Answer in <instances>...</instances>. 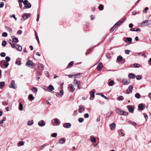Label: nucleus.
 Listing matches in <instances>:
<instances>
[{"label": "nucleus", "mask_w": 151, "mask_h": 151, "mask_svg": "<svg viewBox=\"0 0 151 151\" xmlns=\"http://www.w3.org/2000/svg\"><path fill=\"white\" fill-rule=\"evenodd\" d=\"M65 141V139L64 138H61L59 141V142L61 144H64Z\"/></svg>", "instance_id": "aec40b11"}, {"label": "nucleus", "mask_w": 151, "mask_h": 151, "mask_svg": "<svg viewBox=\"0 0 151 151\" xmlns=\"http://www.w3.org/2000/svg\"><path fill=\"white\" fill-rule=\"evenodd\" d=\"M24 144V142L23 141H19L17 144V145L18 146H22Z\"/></svg>", "instance_id": "5701e85b"}, {"label": "nucleus", "mask_w": 151, "mask_h": 151, "mask_svg": "<svg viewBox=\"0 0 151 151\" xmlns=\"http://www.w3.org/2000/svg\"><path fill=\"white\" fill-rule=\"evenodd\" d=\"M133 65L135 68H138L140 67V65L137 63H134Z\"/></svg>", "instance_id": "8fccbe9b"}, {"label": "nucleus", "mask_w": 151, "mask_h": 151, "mask_svg": "<svg viewBox=\"0 0 151 151\" xmlns=\"http://www.w3.org/2000/svg\"><path fill=\"white\" fill-rule=\"evenodd\" d=\"M135 97L138 99H139L141 97V96L139 93H137L135 95Z\"/></svg>", "instance_id": "c9c22d12"}, {"label": "nucleus", "mask_w": 151, "mask_h": 151, "mask_svg": "<svg viewBox=\"0 0 151 151\" xmlns=\"http://www.w3.org/2000/svg\"><path fill=\"white\" fill-rule=\"evenodd\" d=\"M28 1L27 0H25L23 2V4L25 5H26L28 3Z\"/></svg>", "instance_id": "774afa93"}, {"label": "nucleus", "mask_w": 151, "mask_h": 151, "mask_svg": "<svg viewBox=\"0 0 151 151\" xmlns=\"http://www.w3.org/2000/svg\"><path fill=\"white\" fill-rule=\"evenodd\" d=\"M146 23L147 25H150L151 24V22L149 20H146L144 22V23Z\"/></svg>", "instance_id": "473e14b6"}, {"label": "nucleus", "mask_w": 151, "mask_h": 151, "mask_svg": "<svg viewBox=\"0 0 151 151\" xmlns=\"http://www.w3.org/2000/svg\"><path fill=\"white\" fill-rule=\"evenodd\" d=\"M136 78L137 80H140L141 78V76L140 75H137L136 76Z\"/></svg>", "instance_id": "09e8293b"}, {"label": "nucleus", "mask_w": 151, "mask_h": 151, "mask_svg": "<svg viewBox=\"0 0 151 151\" xmlns=\"http://www.w3.org/2000/svg\"><path fill=\"white\" fill-rule=\"evenodd\" d=\"M46 144H43V145H42L41 146H40V148L41 149H42V148H44L46 146Z\"/></svg>", "instance_id": "0e129e2a"}, {"label": "nucleus", "mask_w": 151, "mask_h": 151, "mask_svg": "<svg viewBox=\"0 0 151 151\" xmlns=\"http://www.w3.org/2000/svg\"><path fill=\"white\" fill-rule=\"evenodd\" d=\"M8 42L10 44L11 46V47L13 48H15V44H13V42L11 40H9L8 41Z\"/></svg>", "instance_id": "2eb2a0df"}, {"label": "nucleus", "mask_w": 151, "mask_h": 151, "mask_svg": "<svg viewBox=\"0 0 151 151\" xmlns=\"http://www.w3.org/2000/svg\"><path fill=\"white\" fill-rule=\"evenodd\" d=\"M0 55L2 57H4L6 56V54L4 52H1L0 54Z\"/></svg>", "instance_id": "bf43d9fd"}, {"label": "nucleus", "mask_w": 151, "mask_h": 151, "mask_svg": "<svg viewBox=\"0 0 151 151\" xmlns=\"http://www.w3.org/2000/svg\"><path fill=\"white\" fill-rule=\"evenodd\" d=\"M32 91L34 93H37L38 91L37 88L36 87H33L32 88Z\"/></svg>", "instance_id": "a878e982"}, {"label": "nucleus", "mask_w": 151, "mask_h": 151, "mask_svg": "<svg viewBox=\"0 0 151 151\" xmlns=\"http://www.w3.org/2000/svg\"><path fill=\"white\" fill-rule=\"evenodd\" d=\"M128 123L129 124H132L134 126H136L137 125V124L134 122L132 121H129L128 122Z\"/></svg>", "instance_id": "c85d7f7f"}, {"label": "nucleus", "mask_w": 151, "mask_h": 151, "mask_svg": "<svg viewBox=\"0 0 151 151\" xmlns=\"http://www.w3.org/2000/svg\"><path fill=\"white\" fill-rule=\"evenodd\" d=\"M124 41L126 42H127V41L131 42L132 41V39L130 37H126L124 39Z\"/></svg>", "instance_id": "f3484780"}, {"label": "nucleus", "mask_w": 151, "mask_h": 151, "mask_svg": "<svg viewBox=\"0 0 151 151\" xmlns=\"http://www.w3.org/2000/svg\"><path fill=\"white\" fill-rule=\"evenodd\" d=\"M79 107V109L78 110V112L79 113H81L83 111H84V108L83 106L80 105Z\"/></svg>", "instance_id": "9b49d317"}, {"label": "nucleus", "mask_w": 151, "mask_h": 151, "mask_svg": "<svg viewBox=\"0 0 151 151\" xmlns=\"http://www.w3.org/2000/svg\"><path fill=\"white\" fill-rule=\"evenodd\" d=\"M3 65L5 66V68H7L9 65V63L8 62H6L4 61V62L3 63Z\"/></svg>", "instance_id": "f704fd0d"}, {"label": "nucleus", "mask_w": 151, "mask_h": 151, "mask_svg": "<svg viewBox=\"0 0 151 151\" xmlns=\"http://www.w3.org/2000/svg\"><path fill=\"white\" fill-rule=\"evenodd\" d=\"M130 52V50H126L125 51V52L126 54H129Z\"/></svg>", "instance_id": "338daca9"}, {"label": "nucleus", "mask_w": 151, "mask_h": 151, "mask_svg": "<svg viewBox=\"0 0 151 151\" xmlns=\"http://www.w3.org/2000/svg\"><path fill=\"white\" fill-rule=\"evenodd\" d=\"M2 35L4 37H6L7 36V34L6 32H4L2 34Z\"/></svg>", "instance_id": "4d7b16f0"}, {"label": "nucleus", "mask_w": 151, "mask_h": 151, "mask_svg": "<svg viewBox=\"0 0 151 151\" xmlns=\"http://www.w3.org/2000/svg\"><path fill=\"white\" fill-rule=\"evenodd\" d=\"M64 91L63 90H61L60 91V92L58 93V95H60L61 96H62L63 95Z\"/></svg>", "instance_id": "37998d69"}, {"label": "nucleus", "mask_w": 151, "mask_h": 151, "mask_svg": "<svg viewBox=\"0 0 151 151\" xmlns=\"http://www.w3.org/2000/svg\"><path fill=\"white\" fill-rule=\"evenodd\" d=\"M6 44V41L5 40H3L2 41V45L3 47H5Z\"/></svg>", "instance_id": "a18cd8bd"}, {"label": "nucleus", "mask_w": 151, "mask_h": 151, "mask_svg": "<svg viewBox=\"0 0 151 151\" xmlns=\"http://www.w3.org/2000/svg\"><path fill=\"white\" fill-rule=\"evenodd\" d=\"M118 132L119 135H122V136H124V134H123V130L122 129H119L118 130Z\"/></svg>", "instance_id": "cd10ccee"}, {"label": "nucleus", "mask_w": 151, "mask_h": 151, "mask_svg": "<svg viewBox=\"0 0 151 151\" xmlns=\"http://www.w3.org/2000/svg\"><path fill=\"white\" fill-rule=\"evenodd\" d=\"M74 84L75 85H77L78 89H81V87L80 86V81H78L77 80L75 79L73 81Z\"/></svg>", "instance_id": "f03ea898"}, {"label": "nucleus", "mask_w": 151, "mask_h": 151, "mask_svg": "<svg viewBox=\"0 0 151 151\" xmlns=\"http://www.w3.org/2000/svg\"><path fill=\"white\" fill-rule=\"evenodd\" d=\"M117 113L119 115H123V111H122L119 109H117L116 110Z\"/></svg>", "instance_id": "7c9ffc66"}, {"label": "nucleus", "mask_w": 151, "mask_h": 151, "mask_svg": "<svg viewBox=\"0 0 151 151\" xmlns=\"http://www.w3.org/2000/svg\"><path fill=\"white\" fill-rule=\"evenodd\" d=\"M5 29L10 33H12V28L11 27H6Z\"/></svg>", "instance_id": "a211bd4d"}, {"label": "nucleus", "mask_w": 151, "mask_h": 151, "mask_svg": "<svg viewBox=\"0 0 151 151\" xmlns=\"http://www.w3.org/2000/svg\"><path fill=\"white\" fill-rule=\"evenodd\" d=\"M38 69L39 70H42V68H43V66L42 65H41V64L40 65L38 66Z\"/></svg>", "instance_id": "6e6d98bb"}, {"label": "nucleus", "mask_w": 151, "mask_h": 151, "mask_svg": "<svg viewBox=\"0 0 151 151\" xmlns=\"http://www.w3.org/2000/svg\"><path fill=\"white\" fill-rule=\"evenodd\" d=\"M98 94L100 95L101 96H102V97L104 98H105V99H108V98L106 96H105L104 95H103V94L101 93H98Z\"/></svg>", "instance_id": "a19ab883"}, {"label": "nucleus", "mask_w": 151, "mask_h": 151, "mask_svg": "<svg viewBox=\"0 0 151 151\" xmlns=\"http://www.w3.org/2000/svg\"><path fill=\"white\" fill-rule=\"evenodd\" d=\"M109 127L111 129V130H113L115 128V124L114 123H112V124H110Z\"/></svg>", "instance_id": "9d476101"}, {"label": "nucleus", "mask_w": 151, "mask_h": 151, "mask_svg": "<svg viewBox=\"0 0 151 151\" xmlns=\"http://www.w3.org/2000/svg\"><path fill=\"white\" fill-rule=\"evenodd\" d=\"M57 133H53L51 135V137H55L57 135Z\"/></svg>", "instance_id": "864d4df0"}, {"label": "nucleus", "mask_w": 151, "mask_h": 151, "mask_svg": "<svg viewBox=\"0 0 151 151\" xmlns=\"http://www.w3.org/2000/svg\"><path fill=\"white\" fill-rule=\"evenodd\" d=\"M124 98L123 96H119L118 98V100L119 101L122 100H124Z\"/></svg>", "instance_id": "c03bdc74"}, {"label": "nucleus", "mask_w": 151, "mask_h": 151, "mask_svg": "<svg viewBox=\"0 0 151 151\" xmlns=\"http://www.w3.org/2000/svg\"><path fill=\"white\" fill-rule=\"evenodd\" d=\"M22 33V30H19L18 31L17 34L19 35L21 34Z\"/></svg>", "instance_id": "69168bd1"}, {"label": "nucleus", "mask_w": 151, "mask_h": 151, "mask_svg": "<svg viewBox=\"0 0 151 151\" xmlns=\"http://www.w3.org/2000/svg\"><path fill=\"white\" fill-rule=\"evenodd\" d=\"M91 140L93 143H95L96 142V139L94 137H91Z\"/></svg>", "instance_id": "4be33fe9"}, {"label": "nucleus", "mask_w": 151, "mask_h": 151, "mask_svg": "<svg viewBox=\"0 0 151 151\" xmlns=\"http://www.w3.org/2000/svg\"><path fill=\"white\" fill-rule=\"evenodd\" d=\"M26 65L29 67L33 65V63L32 61L29 60L26 63Z\"/></svg>", "instance_id": "20e7f679"}, {"label": "nucleus", "mask_w": 151, "mask_h": 151, "mask_svg": "<svg viewBox=\"0 0 151 151\" xmlns=\"http://www.w3.org/2000/svg\"><path fill=\"white\" fill-rule=\"evenodd\" d=\"M38 124L40 126L42 127L45 126V123L43 120H42L38 122Z\"/></svg>", "instance_id": "6e6552de"}, {"label": "nucleus", "mask_w": 151, "mask_h": 151, "mask_svg": "<svg viewBox=\"0 0 151 151\" xmlns=\"http://www.w3.org/2000/svg\"><path fill=\"white\" fill-rule=\"evenodd\" d=\"M9 87L10 88H13L14 89H16L17 87L15 85V82L14 81H12L11 84L9 85Z\"/></svg>", "instance_id": "7ed1b4c3"}, {"label": "nucleus", "mask_w": 151, "mask_h": 151, "mask_svg": "<svg viewBox=\"0 0 151 151\" xmlns=\"http://www.w3.org/2000/svg\"><path fill=\"white\" fill-rule=\"evenodd\" d=\"M5 86V83L4 81L0 82V88H2Z\"/></svg>", "instance_id": "72a5a7b5"}, {"label": "nucleus", "mask_w": 151, "mask_h": 151, "mask_svg": "<svg viewBox=\"0 0 151 151\" xmlns=\"http://www.w3.org/2000/svg\"><path fill=\"white\" fill-rule=\"evenodd\" d=\"M30 17V14L28 13H25L23 14V17L24 19H26L29 18Z\"/></svg>", "instance_id": "1a4fd4ad"}, {"label": "nucleus", "mask_w": 151, "mask_h": 151, "mask_svg": "<svg viewBox=\"0 0 151 151\" xmlns=\"http://www.w3.org/2000/svg\"><path fill=\"white\" fill-rule=\"evenodd\" d=\"M90 95L92 97H94L95 96L94 94H95V92L93 91H91L90 92Z\"/></svg>", "instance_id": "e433bc0d"}, {"label": "nucleus", "mask_w": 151, "mask_h": 151, "mask_svg": "<svg viewBox=\"0 0 151 151\" xmlns=\"http://www.w3.org/2000/svg\"><path fill=\"white\" fill-rule=\"evenodd\" d=\"M69 86L71 90L73 92H74L75 90V88H74L72 84H70Z\"/></svg>", "instance_id": "c756f323"}, {"label": "nucleus", "mask_w": 151, "mask_h": 151, "mask_svg": "<svg viewBox=\"0 0 151 151\" xmlns=\"http://www.w3.org/2000/svg\"><path fill=\"white\" fill-rule=\"evenodd\" d=\"M114 83V82L113 81L111 80L109 82V86H112Z\"/></svg>", "instance_id": "4c0bfd02"}, {"label": "nucleus", "mask_w": 151, "mask_h": 151, "mask_svg": "<svg viewBox=\"0 0 151 151\" xmlns=\"http://www.w3.org/2000/svg\"><path fill=\"white\" fill-rule=\"evenodd\" d=\"M84 119L83 118H80L78 119V121L79 122L81 123L83 122Z\"/></svg>", "instance_id": "3c124183"}, {"label": "nucleus", "mask_w": 151, "mask_h": 151, "mask_svg": "<svg viewBox=\"0 0 151 151\" xmlns=\"http://www.w3.org/2000/svg\"><path fill=\"white\" fill-rule=\"evenodd\" d=\"M54 121L55 124H58L59 123V120L58 119H54Z\"/></svg>", "instance_id": "13d9d810"}, {"label": "nucleus", "mask_w": 151, "mask_h": 151, "mask_svg": "<svg viewBox=\"0 0 151 151\" xmlns=\"http://www.w3.org/2000/svg\"><path fill=\"white\" fill-rule=\"evenodd\" d=\"M33 124V121L32 120L31 121L29 120L27 122V125H31Z\"/></svg>", "instance_id": "2f4dec72"}, {"label": "nucleus", "mask_w": 151, "mask_h": 151, "mask_svg": "<svg viewBox=\"0 0 151 151\" xmlns=\"http://www.w3.org/2000/svg\"><path fill=\"white\" fill-rule=\"evenodd\" d=\"M143 104H139L138 106V108L140 110H143Z\"/></svg>", "instance_id": "393cba45"}, {"label": "nucleus", "mask_w": 151, "mask_h": 151, "mask_svg": "<svg viewBox=\"0 0 151 151\" xmlns=\"http://www.w3.org/2000/svg\"><path fill=\"white\" fill-rule=\"evenodd\" d=\"M130 80L129 79L127 80L126 79H122V82L124 85H127L130 83Z\"/></svg>", "instance_id": "f257e3e1"}, {"label": "nucleus", "mask_w": 151, "mask_h": 151, "mask_svg": "<svg viewBox=\"0 0 151 151\" xmlns=\"http://www.w3.org/2000/svg\"><path fill=\"white\" fill-rule=\"evenodd\" d=\"M148 7H146L145 8L144 10H143L144 13H146L147 11L148 10Z\"/></svg>", "instance_id": "680f3d73"}, {"label": "nucleus", "mask_w": 151, "mask_h": 151, "mask_svg": "<svg viewBox=\"0 0 151 151\" xmlns=\"http://www.w3.org/2000/svg\"><path fill=\"white\" fill-rule=\"evenodd\" d=\"M8 101H7L4 102H3L2 103V104L4 106H6L8 105Z\"/></svg>", "instance_id": "de8ad7c7"}, {"label": "nucleus", "mask_w": 151, "mask_h": 151, "mask_svg": "<svg viewBox=\"0 0 151 151\" xmlns=\"http://www.w3.org/2000/svg\"><path fill=\"white\" fill-rule=\"evenodd\" d=\"M128 76L130 78H133L135 77V75L132 73H130L129 74Z\"/></svg>", "instance_id": "b1692460"}, {"label": "nucleus", "mask_w": 151, "mask_h": 151, "mask_svg": "<svg viewBox=\"0 0 151 151\" xmlns=\"http://www.w3.org/2000/svg\"><path fill=\"white\" fill-rule=\"evenodd\" d=\"M4 5V4L3 2H1L0 3V7L1 8L3 7Z\"/></svg>", "instance_id": "e2e57ef3"}, {"label": "nucleus", "mask_w": 151, "mask_h": 151, "mask_svg": "<svg viewBox=\"0 0 151 151\" xmlns=\"http://www.w3.org/2000/svg\"><path fill=\"white\" fill-rule=\"evenodd\" d=\"M28 99L29 101H32L34 100L35 97L33 96L32 94H30L28 96Z\"/></svg>", "instance_id": "4468645a"}, {"label": "nucleus", "mask_w": 151, "mask_h": 151, "mask_svg": "<svg viewBox=\"0 0 151 151\" xmlns=\"http://www.w3.org/2000/svg\"><path fill=\"white\" fill-rule=\"evenodd\" d=\"M99 9L100 10H102L104 9V6L102 4H100L99 7Z\"/></svg>", "instance_id": "58836bf2"}, {"label": "nucleus", "mask_w": 151, "mask_h": 151, "mask_svg": "<svg viewBox=\"0 0 151 151\" xmlns=\"http://www.w3.org/2000/svg\"><path fill=\"white\" fill-rule=\"evenodd\" d=\"M84 117L86 118H88L89 117V114L88 113H86L84 114Z\"/></svg>", "instance_id": "052dcab7"}, {"label": "nucleus", "mask_w": 151, "mask_h": 151, "mask_svg": "<svg viewBox=\"0 0 151 151\" xmlns=\"http://www.w3.org/2000/svg\"><path fill=\"white\" fill-rule=\"evenodd\" d=\"M48 88L49 90V92H51V91H52L54 89L53 86L51 85L49 86Z\"/></svg>", "instance_id": "412c9836"}, {"label": "nucleus", "mask_w": 151, "mask_h": 151, "mask_svg": "<svg viewBox=\"0 0 151 151\" xmlns=\"http://www.w3.org/2000/svg\"><path fill=\"white\" fill-rule=\"evenodd\" d=\"M31 4L29 3H28V4H27L26 5H25V7L27 8H30L31 7Z\"/></svg>", "instance_id": "49530a36"}, {"label": "nucleus", "mask_w": 151, "mask_h": 151, "mask_svg": "<svg viewBox=\"0 0 151 151\" xmlns=\"http://www.w3.org/2000/svg\"><path fill=\"white\" fill-rule=\"evenodd\" d=\"M127 107L128 108V110L129 112L133 113L134 111V109L132 107H130L129 106H127Z\"/></svg>", "instance_id": "6ab92c4d"}, {"label": "nucleus", "mask_w": 151, "mask_h": 151, "mask_svg": "<svg viewBox=\"0 0 151 151\" xmlns=\"http://www.w3.org/2000/svg\"><path fill=\"white\" fill-rule=\"evenodd\" d=\"M133 89V87L131 85H130L129 86L128 89H127V92L128 93H129L132 92V90Z\"/></svg>", "instance_id": "423d86ee"}, {"label": "nucleus", "mask_w": 151, "mask_h": 151, "mask_svg": "<svg viewBox=\"0 0 151 151\" xmlns=\"http://www.w3.org/2000/svg\"><path fill=\"white\" fill-rule=\"evenodd\" d=\"M11 38L13 41L15 42L18 43L19 42L17 38L15 37V36H12Z\"/></svg>", "instance_id": "dca6fc26"}, {"label": "nucleus", "mask_w": 151, "mask_h": 151, "mask_svg": "<svg viewBox=\"0 0 151 151\" xmlns=\"http://www.w3.org/2000/svg\"><path fill=\"white\" fill-rule=\"evenodd\" d=\"M103 67V65L101 63H99L97 67V69L98 71L100 70Z\"/></svg>", "instance_id": "ddd939ff"}, {"label": "nucleus", "mask_w": 151, "mask_h": 151, "mask_svg": "<svg viewBox=\"0 0 151 151\" xmlns=\"http://www.w3.org/2000/svg\"><path fill=\"white\" fill-rule=\"evenodd\" d=\"M23 109V106L22 104L21 103H19V109L21 111Z\"/></svg>", "instance_id": "ea45409f"}, {"label": "nucleus", "mask_w": 151, "mask_h": 151, "mask_svg": "<svg viewBox=\"0 0 151 151\" xmlns=\"http://www.w3.org/2000/svg\"><path fill=\"white\" fill-rule=\"evenodd\" d=\"M5 59L6 60V61L7 62H9L10 61V58L9 57V56H6V58H5Z\"/></svg>", "instance_id": "603ef678"}, {"label": "nucleus", "mask_w": 151, "mask_h": 151, "mask_svg": "<svg viewBox=\"0 0 151 151\" xmlns=\"http://www.w3.org/2000/svg\"><path fill=\"white\" fill-rule=\"evenodd\" d=\"M122 57L121 56H119L117 58V60L119 62H120L122 61Z\"/></svg>", "instance_id": "79ce46f5"}, {"label": "nucleus", "mask_w": 151, "mask_h": 151, "mask_svg": "<svg viewBox=\"0 0 151 151\" xmlns=\"http://www.w3.org/2000/svg\"><path fill=\"white\" fill-rule=\"evenodd\" d=\"M15 47L19 51H21L22 50V46L17 44H15Z\"/></svg>", "instance_id": "0eeeda50"}, {"label": "nucleus", "mask_w": 151, "mask_h": 151, "mask_svg": "<svg viewBox=\"0 0 151 151\" xmlns=\"http://www.w3.org/2000/svg\"><path fill=\"white\" fill-rule=\"evenodd\" d=\"M71 124L69 123H66L63 124V126L65 128H69L71 127Z\"/></svg>", "instance_id": "39448f33"}, {"label": "nucleus", "mask_w": 151, "mask_h": 151, "mask_svg": "<svg viewBox=\"0 0 151 151\" xmlns=\"http://www.w3.org/2000/svg\"><path fill=\"white\" fill-rule=\"evenodd\" d=\"M73 63H74L73 61H71L69 63V64H68V65L67 67V68H70V67H71L73 65Z\"/></svg>", "instance_id": "bb28decb"}, {"label": "nucleus", "mask_w": 151, "mask_h": 151, "mask_svg": "<svg viewBox=\"0 0 151 151\" xmlns=\"http://www.w3.org/2000/svg\"><path fill=\"white\" fill-rule=\"evenodd\" d=\"M15 63L18 65H20L21 64V61L20 60L16 61Z\"/></svg>", "instance_id": "5fc2aeb1"}, {"label": "nucleus", "mask_w": 151, "mask_h": 151, "mask_svg": "<svg viewBox=\"0 0 151 151\" xmlns=\"http://www.w3.org/2000/svg\"><path fill=\"white\" fill-rule=\"evenodd\" d=\"M123 22L119 21L116 23L113 27L114 28H116L118 26L120 25Z\"/></svg>", "instance_id": "f8f14e48"}]
</instances>
